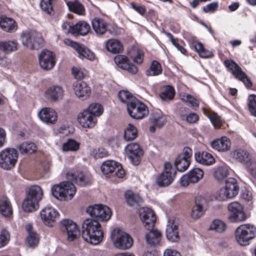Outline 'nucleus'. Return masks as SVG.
<instances>
[{
  "label": "nucleus",
  "mask_w": 256,
  "mask_h": 256,
  "mask_svg": "<svg viewBox=\"0 0 256 256\" xmlns=\"http://www.w3.org/2000/svg\"><path fill=\"white\" fill-rule=\"evenodd\" d=\"M235 236L240 245L247 246L256 236V227L250 224H242L236 230Z\"/></svg>",
  "instance_id": "obj_5"
},
{
  "label": "nucleus",
  "mask_w": 256,
  "mask_h": 256,
  "mask_svg": "<svg viewBox=\"0 0 256 256\" xmlns=\"http://www.w3.org/2000/svg\"><path fill=\"white\" fill-rule=\"evenodd\" d=\"M248 106L250 114L256 117V95L250 94L248 96Z\"/></svg>",
  "instance_id": "obj_53"
},
{
  "label": "nucleus",
  "mask_w": 256,
  "mask_h": 256,
  "mask_svg": "<svg viewBox=\"0 0 256 256\" xmlns=\"http://www.w3.org/2000/svg\"><path fill=\"white\" fill-rule=\"evenodd\" d=\"M138 136L136 128L132 124H129L124 132V139L126 141L135 139Z\"/></svg>",
  "instance_id": "obj_47"
},
{
  "label": "nucleus",
  "mask_w": 256,
  "mask_h": 256,
  "mask_svg": "<svg viewBox=\"0 0 256 256\" xmlns=\"http://www.w3.org/2000/svg\"><path fill=\"white\" fill-rule=\"evenodd\" d=\"M210 146L213 149L218 152H226L230 150L231 142L228 137L223 136L212 141Z\"/></svg>",
  "instance_id": "obj_27"
},
{
  "label": "nucleus",
  "mask_w": 256,
  "mask_h": 256,
  "mask_svg": "<svg viewBox=\"0 0 256 256\" xmlns=\"http://www.w3.org/2000/svg\"><path fill=\"white\" fill-rule=\"evenodd\" d=\"M73 90L76 95L81 100H86L90 96L91 89L84 82H76L73 84Z\"/></svg>",
  "instance_id": "obj_23"
},
{
  "label": "nucleus",
  "mask_w": 256,
  "mask_h": 256,
  "mask_svg": "<svg viewBox=\"0 0 256 256\" xmlns=\"http://www.w3.org/2000/svg\"><path fill=\"white\" fill-rule=\"evenodd\" d=\"M204 176L203 170L200 168H194L187 174L183 175L180 180V184L187 186L190 184L198 182Z\"/></svg>",
  "instance_id": "obj_17"
},
{
  "label": "nucleus",
  "mask_w": 256,
  "mask_h": 256,
  "mask_svg": "<svg viewBox=\"0 0 256 256\" xmlns=\"http://www.w3.org/2000/svg\"><path fill=\"white\" fill-rule=\"evenodd\" d=\"M66 5L70 12L80 16L85 14L84 6L79 0H74L68 2Z\"/></svg>",
  "instance_id": "obj_38"
},
{
  "label": "nucleus",
  "mask_w": 256,
  "mask_h": 256,
  "mask_svg": "<svg viewBox=\"0 0 256 256\" xmlns=\"http://www.w3.org/2000/svg\"><path fill=\"white\" fill-rule=\"evenodd\" d=\"M42 195V190L40 186H30L22 202V208L24 210L30 212L38 209V202L41 200Z\"/></svg>",
  "instance_id": "obj_2"
},
{
  "label": "nucleus",
  "mask_w": 256,
  "mask_h": 256,
  "mask_svg": "<svg viewBox=\"0 0 256 256\" xmlns=\"http://www.w3.org/2000/svg\"><path fill=\"white\" fill-rule=\"evenodd\" d=\"M76 51L78 52L80 58H86L90 60H92L94 59L95 56L94 53L88 48L82 47L80 44Z\"/></svg>",
  "instance_id": "obj_48"
},
{
  "label": "nucleus",
  "mask_w": 256,
  "mask_h": 256,
  "mask_svg": "<svg viewBox=\"0 0 256 256\" xmlns=\"http://www.w3.org/2000/svg\"><path fill=\"white\" fill-rule=\"evenodd\" d=\"M40 119L48 124H54L57 120L58 116L56 111L50 108H44L38 113Z\"/></svg>",
  "instance_id": "obj_24"
},
{
  "label": "nucleus",
  "mask_w": 256,
  "mask_h": 256,
  "mask_svg": "<svg viewBox=\"0 0 256 256\" xmlns=\"http://www.w3.org/2000/svg\"><path fill=\"white\" fill-rule=\"evenodd\" d=\"M116 64L120 68L126 70L132 74H136L138 72L136 66L133 64L130 63L128 58L124 56L118 54L114 58Z\"/></svg>",
  "instance_id": "obj_22"
},
{
  "label": "nucleus",
  "mask_w": 256,
  "mask_h": 256,
  "mask_svg": "<svg viewBox=\"0 0 256 256\" xmlns=\"http://www.w3.org/2000/svg\"><path fill=\"white\" fill-rule=\"evenodd\" d=\"M106 48L108 50L114 54H118L123 50L122 42L116 39H110L106 42Z\"/></svg>",
  "instance_id": "obj_40"
},
{
  "label": "nucleus",
  "mask_w": 256,
  "mask_h": 256,
  "mask_svg": "<svg viewBox=\"0 0 256 256\" xmlns=\"http://www.w3.org/2000/svg\"><path fill=\"white\" fill-rule=\"evenodd\" d=\"M192 154V150L189 147L183 148L182 152L177 156L174 161V166L178 171L183 172L188 169Z\"/></svg>",
  "instance_id": "obj_13"
},
{
  "label": "nucleus",
  "mask_w": 256,
  "mask_h": 256,
  "mask_svg": "<svg viewBox=\"0 0 256 256\" xmlns=\"http://www.w3.org/2000/svg\"><path fill=\"white\" fill-rule=\"evenodd\" d=\"M39 238L36 233H30L26 238V243L31 248L36 246L38 243Z\"/></svg>",
  "instance_id": "obj_55"
},
{
  "label": "nucleus",
  "mask_w": 256,
  "mask_h": 256,
  "mask_svg": "<svg viewBox=\"0 0 256 256\" xmlns=\"http://www.w3.org/2000/svg\"><path fill=\"white\" fill-rule=\"evenodd\" d=\"M162 72L160 64L156 60H153L150 64L149 68L146 71L147 76H158Z\"/></svg>",
  "instance_id": "obj_42"
},
{
  "label": "nucleus",
  "mask_w": 256,
  "mask_h": 256,
  "mask_svg": "<svg viewBox=\"0 0 256 256\" xmlns=\"http://www.w3.org/2000/svg\"><path fill=\"white\" fill-rule=\"evenodd\" d=\"M56 0H42L40 6L42 10L46 13L51 14L53 12V4Z\"/></svg>",
  "instance_id": "obj_51"
},
{
  "label": "nucleus",
  "mask_w": 256,
  "mask_h": 256,
  "mask_svg": "<svg viewBox=\"0 0 256 256\" xmlns=\"http://www.w3.org/2000/svg\"><path fill=\"white\" fill-rule=\"evenodd\" d=\"M66 178L68 180L81 186H86L89 182L88 177L82 172H76L73 173L68 172Z\"/></svg>",
  "instance_id": "obj_29"
},
{
  "label": "nucleus",
  "mask_w": 256,
  "mask_h": 256,
  "mask_svg": "<svg viewBox=\"0 0 256 256\" xmlns=\"http://www.w3.org/2000/svg\"><path fill=\"white\" fill-rule=\"evenodd\" d=\"M208 117L214 126L220 127L222 124L220 116L214 112H210Z\"/></svg>",
  "instance_id": "obj_58"
},
{
  "label": "nucleus",
  "mask_w": 256,
  "mask_h": 256,
  "mask_svg": "<svg viewBox=\"0 0 256 256\" xmlns=\"http://www.w3.org/2000/svg\"><path fill=\"white\" fill-rule=\"evenodd\" d=\"M10 239L9 232L6 229H2L0 234V248L8 244Z\"/></svg>",
  "instance_id": "obj_57"
},
{
  "label": "nucleus",
  "mask_w": 256,
  "mask_h": 256,
  "mask_svg": "<svg viewBox=\"0 0 256 256\" xmlns=\"http://www.w3.org/2000/svg\"><path fill=\"white\" fill-rule=\"evenodd\" d=\"M86 212L91 216L101 221L108 220L112 214L110 208L102 204L89 206L86 209Z\"/></svg>",
  "instance_id": "obj_11"
},
{
  "label": "nucleus",
  "mask_w": 256,
  "mask_h": 256,
  "mask_svg": "<svg viewBox=\"0 0 256 256\" xmlns=\"http://www.w3.org/2000/svg\"><path fill=\"white\" fill-rule=\"evenodd\" d=\"M90 30V26L84 21H80L73 25V35H86Z\"/></svg>",
  "instance_id": "obj_37"
},
{
  "label": "nucleus",
  "mask_w": 256,
  "mask_h": 256,
  "mask_svg": "<svg viewBox=\"0 0 256 256\" xmlns=\"http://www.w3.org/2000/svg\"><path fill=\"white\" fill-rule=\"evenodd\" d=\"M82 235L86 242L94 245L98 244L103 238L100 224L98 220L92 218L84 221Z\"/></svg>",
  "instance_id": "obj_1"
},
{
  "label": "nucleus",
  "mask_w": 256,
  "mask_h": 256,
  "mask_svg": "<svg viewBox=\"0 0 256 256\" xmlns=\"http://www.w3.org/2000/svg\"><path fill=\"white\" fill-rule=\"evenodd\" d=\"M199 56L202 58H208L212 56L213 54L211 51L206 50L202 44H198L197 50H196Z\"/></svg>",
  "instance_id": "obj_56"
},
{
  "label": "nucleus",
  "mask_w": 256,
  "mask_h": 256,
  "mask_svg": "<svg viewBox=\"0 0 256 256\" xmlns=\"http://www.w3.org/2000/svg\"><path fill=\"white\" fill-rule=\"evenodd\" d=\"M118 96L120 101L124 103H126L131 102L132 99L135 98L132 96L126 90H120L118 94Z\"/></svg>",
  "instance_id": "obj_54"
},
{
  "label": "nucleus",
  "mask_w": 256,
  "mask_h": 256,
  "mask_svg": "<svg viewBox=\"0 0 256 256\" xmlns=\"http://www.w3.org/2000/svg\"><path fill=\"white\" fill-rule=\"evenodd\" d=\"M229 170L227 166L222 165L214 168V176L218 182L224 180L228 176Z\"/></svg>",
  "instance_id": "obj_39"
},
{
  "label": "nucleus",
  "mask_w": 256,
  "mask_h": 256,
  "mask_svg": "<svg viewBox=\"0 0 256 256\" xmlns=\"http://www.w3.org/2000/svg\"><path fill=\"white\" fill-rule=\"evenodd\" d=\"M0 212L5 217H9L12 214V204L6 197H2L0 199Z\"/></svg>",
  "instance_id": "obj_35"
},
{
  "label": "nucleus",
  "mask_w": 256,
  "mask_h": 256,
  "mask_svg": "<svg viewBox=\"0 0 256 256\" xmlns=\"http://www.w3.org/2000/svg\"><path fill=\"white\" fill-rule=\"evenodd\" d=\"M52 196L60 200H71L76 192V189L72 182H64L54 185L51 189Z\"/></svg>",
  "instance_id": "obj_3"
},
{
  "label": "nucleus",
  "mask_w": 256,
  "mask_h": 256,
  "mask_svg": "<svg viewBox=\"0 0 256 256\" xmlns=\"http://www.w3.org/2000/svg\"><path fill=\"white\" fill-rule=\"evenodd\" d=\"M232 158L238 162L249 166L252 164V160L248 152L241 148L236 149L232 153Z\"/></svg>",
  "instance_id": "obj_26"
},
{
  "label": "nucleus",
  "mask_w": 256,
  "mask_h": 256,
  "mask_svg": "<svg viewBox=\"0 0 256 256\" xmlns=\"http://www.w3.org/2000/svg\"><path fill=\"white\" fill-rule=\"evenodd\" d=\"M227 228L226 224L220 219H214L210 224L209 229L211 230L222 234L224 232Z\"/></svg>",
  "instance_id": "obj_44"
},
{
  "label": "nucleus",
  "mask_w": 256,
  "mask_h": 256,
  "mask_svg": "<svg viewBox=\"0 0 256 256\" xmlns=\"http://www.w3.org/2000/svg\"><path fill=\"white\" fill-rule=\"evenodd\" d=\"M72 74L74 78L78 80L82 79L86 74V72L78 68H72Z\"/></svg>",
  "instance_id": "obj_63"
},
{
  "label": "nucleus",
  "mask_w": 256,
  "mask_h": 256,
  "mask_svg": "<svg viewBox=\"0 0 256 256\" xmlns=\"http://www.w3.org/2000/svg\"><path fill=\"white\" fill-rule=\"evenodd\" d=\"M174 94L175 90L174 88L170 86H166L160 96L162 100H172Z\"/></svg>",
  "instance_id": "obj_49"
},
{
  "label": "nucleus",
  "mask_w": 256,
  "mask_h": 256,
  "mask_svg": "<svg viewBox=\"0 0 256 256\" xmlns=\"http://www.w3.org/2000/svg\"><path fill=\"white\" fill-rule=\"evenodd\" d=\"M22 154H31L36 150V146L33 142H23L16 146V149Z\"/></svg>",
  "instance_id": "obj_45"
},
{
  "label": "nucleus",
  "mask_w": 256,
  "mask_h": 256,
  "mask_svg": "<svg viewBox=\"0 0 256 256\" xmlns=\"http://www.w3.org/2000/svg\"><path fill=\"white\" fill-rule=\"evenodd\" d=\"M176 173V171L172 168L170 162H165L164 171L156 180L157 184L160 187L170 185L174 181Z\"/></svg>",
  "instance_id": "obj_12"
},
{
  "label": "nucleus",
  "mask_w": 256,
  "mask_h": 256,
  "mask_svg": "<svg viewBox=\"0 0 256 256\" xmlns=\"http://www.w3.org/2000/svg\"><path fill=\"white\" fill-rule=\"evenodd\" d=\"M178 222L176 218H170L168 219L166 232L167 238L172 242L179 240Z\"/></svg>",
  "instance_id": "obj_20"
},
{
  "label": "nucleus",
  "mask_w": 256,
  "mask_h": 256,
  "mask_svg": "<svg viewBox=\"0 0 256 256\" xmlns=\"http://www.w3.org/2000/svg\"><path fill=\"white\" fill-rule=\"evenodd\" d=\"M224 64L228 70L236 78L242 82L246 87L250 88L252 86V82L249 78L234 60L228 59L224 61Z\"/></svg>",
  "instance_id": "obj_8"
},
{
  "label": "nucleus",
  "mask_w": 256,
  "mask_h": 256,
  "mask_svg": "<svg viewBox=\"0 0 256 256\" xmlns=\"http://www.w3.org/2000/svg\"><path fill=\"white\" fill-rule=\"evenodd\" d=\"M148 232L146 234L145 238L147 244L150 246H156L160 244L162 234L160 231L154 228L148 230Z\"/></svg>",
  "instance_id": "obj_32"
},
{
  "label": "nucleus",
  "mask_w": 256,
  "mask_h": 256,
  "mask_svg": "<svg viewBox=\"0 0 256 256\" xmlns=\"http://www.w3.org/2000/svg\"><path fill=\"white\" fill-rule=\"evenodd\" d=\"M86 110L90 112V113L95 116H100L103 112V108L102 106L97 103H92L90 104L89 106L85 109Z\"/></svg>",
  "instance_id": "obj_50"
},
{
  "label": "nucleus",
  "mask_w": 256,
  "mask_h": 256,
  "mask_svg": "<svg viewBox=\"0 0 256 256\" xmlns=\"http://www.w3.org/2000/svg\"><path fill=\"white\" fill-rule=\"evenodd\" d=\"M78 121L83 128H92L96 124L97 120L90 112L84 110L78 114Z\"/></svg>",
  "instance_id": "obj_25"
},
{
  "label": "nucleus",
  "mask_w": 256,
  "mask_h": 256,
  "mask_svg": "<svg viewBox=\"0 0 256 256\" xmlns=\"http://www.w3.org/2000/svg\"><path fill=\"white\" fill-rule=\"evenodd\" d=\"M64 92V90L61 86H52L47 88L45 92V96L51 101L56 102L62 98Z\"/></svg>",
  "instance_id": "obj_30"
},
{
  "label": "nucleus",
  "mask_w": 256,
  "mask_h": 256,
  "mask_svg": "<svg viewBox=\"0 0 256 256\" xmlns=\"http://www.w3.org/2000/svg\"><path fill=\"white\" fill-rule=\"evenodd\" d=\"M130 6L134 10L142 16H143L146 12V8L144 6L137 4L134 2L130 4Z\"/></svg>",
  "instance_id": "obj_62"
},
{
  "label": "nucleus",
  "mask_w": 256,
  "mask_h": 256,
  "mask_svg": "<svg viewBox=\"0 0 256 256\" xmlns=\"http://www.w3.org/2000/svg\"><path fill=\"white\" fill-rule=\"evenodd\" d=\"M124 196L128 204L130 206H140L143 202L142 198L131 190L126 191Z\"/></svg>",
  "instance_id": "obj_34"
},
{
  "label": "nucleus",
  "mask_w": 256,
  "mask_h": 256,
  "mask_svg": "<svg viewBox=\"0 0 256 256\" xmlns=\"http://www.w3.org/2000/svg\"><path fill=\"white\" fill-rule=\"evenodd\" d=\"M225 188L228 192L229 198H232L237 195L239 191V187L235 178H230L226 181Z\"/></svg>",
  "instance_id": "obj_36"
},
{
  "label": "nucleus",
  "mask_w": 256,
  "mask_h": 256,
  "mask_svg": "<svg viewBox=\"0 0 256 256\" xmlns=\"http://www.w3.org/2000/svg\"><path fill=\"white\" fill-rule=\"evenodd\" d=\"M218 4L216 2H214L208 4L202 8L203 11L206 13H212L218 10Z\"/></svg>",
  "instance_id": "obj_59"
},
{
  "label": "nucleus",
  "mask_w": 256,
  "mask_h": 256,
  "mask_svg": "<svg viewBox=\"0 0 256 256\" xmlns=\"http://www.w3.org/2000/svg\"><path fill=\"white\" fill-rule=\"evenodd\" d=\"M60 230L67 236V240L72 242L80 235V231L77 224L70 219H64L60 222Z\"/></svg>",
  "instance_id": "obj_14"
},
{
  "label": "nucleus",
  "mask_w": 256,
  "mask_h": 256,
  "mask_svg": "<svg viewBox=\"0 0 256 256\" xmlns=\"http://www.w3.org/2000/svg\"><path fill=\"white\" fill-rule=\"evenodd\" d=\"M62 28L64 33L72 34L73 25L70 22H64L62 26Z\"/></svg>",
  "instance_id": "obj_64"
},
{
  "label": "nucleus",
  "mask_w": 256,
  "mask_h": 256,
  "mask_svg": "<svg viewBox=\"0 0 256 256\" xmlns=\"http://www.w3.org/2000/svg\"><path fill=\"white\" fill-rule=\"evenodd\" d=\"M140 216L146 230L154 228L156 218L153 210L148 208H142L140 210Z\"/></svg>",
  "instance_id": "obj_18"
},
{
  "label": "nucleus",
  "mask_w": 256,
  "mask_h": 256,
  "mask_svg": "<svg viewBox=\"0 0 256 256\" xmlns=\"http://www.w3.org/2000/svg\"><path fill=\"white\" fill-rule=\"evenodd\" d=\"M216 197L219 200H224L227 198H229L228 192L225 187L220 188L218 191Z\"/></svg>",
  "instance_id": "obj_61"
},
{
  "label": "nucleus",
  "mask_w": 256,
  "mask_h": 256,
  "mask_svg": "<svg viewBox=\"0 0 256 256\" xmlns=\"http://www.w3.org/2000/svg\"><path fill=\"white\" fill-rule=\"evenodd\" d=\"M40 66L44 70H50L56 64L54 54L47 50H43L38 56Z\"/></svg>",
  "instance_id": "obj_19"
},
{
  "label": "nucleus",
  "mask_w": 256,
  "mask_h": 256,
  "mask_svg": "<svg viewBox=\"0 0 256 256\" xmlns=\"http://www.w3.org/2000/svg\"><path fill=\"white\" fill-rule=\"evenodd\" d=\"M228 220L232 222H238L244 221L246 214L244 211L242 206L237 202H234L228 206Z\"/></svg>",
  "instance_id": "obj_10"
},
{
  "label": "nucleus",
  "mask_w": 256,
  "mask_h": 256,
  "mask_svg": "<svg viewBox=\"0 0 256 256\" xmlns=\"http://www.w3.org/2000/svg\"><path fill=\"white\" fill-rule=\"evenodd\" d=\"M118 164V162L112 160L104 162L101 166V170L102 173L109 176H113V173L116 170Z\"/></svg>",
  "instance_id": "obj_41"
},
{
  "label": "nucleus",
  "mask_w": 256,
  "mask_h": 256,
  "mask_svg": "<svg viewBox=\"0 0 256 256\" xmlns=\"http://www.w3.org/2000/svg\"><path fill=\"white\" fill-rule=\"evenodd\" d=\"M194 158L196 162L204 166H210L215 162L212 154L206 151L196 152Z\"/></svg>",
  "instance_id": "obj_31"
},
{
  "label": "nucleus",
  "mask_w": 256,
  "mask_h": 256,
  "mask_svg": "<svg viewBox=\"0 0 256 256\" xmlns=\"http://www.w3.org/2000/svg\"><path fill=\"white\" fill-rule=\"evenodd\" d=\"M92 30L97 36L104 34L108 30V24L103 18L96 17L91 20Z\"/></svg>",
  "instance_id": "obj_28"
},
{
  "label": "nucleus",
  "mask_w": 256,
  "mask_h": 256,
  "mask_svg": "<svg viewBox=\"0 0 256 256\" xmlns=\"http://www.w3.org/2000/svg\"><path fill=\"white\" fill-rule=\"evenodd\" d=\"M21 40L22 44L30 50H38L44 46V40L42 34L34 30L23 32Z\"/></svg>",
  "instance_id": "obj_4"
},
{
  "label": "nucleus",
  "mask_w": 256,
  "mask_h": 256,
  "mask_svg": "<svg viewBox=\"0 0 256 256\" xmlns=\"http://www.w3.org/2000/svg\"><path fill=\"white\" fill-rule=\"evenodd\" d=\"M111 238L114 246L122 250L130 248L133 244L132 238L120 228H115L112 231Z\"/></svg>",
  "instance_id": "obj_6"
},
{
  "label": "nucleus",
  "mask_w": 256,
  "mask_h": 256,
  "mask_svg": "<svg viewBox=\"0 0 256 256\" xmlns=\"http://www.w3.org/2000/svg\"><path fill=\"white\" fill-rule=\"evenodd\" d=\"M208 206V201L204 197L201 196H196L194 204L192 210L191 216L194 219L199 218L204 214Z\"/></svg>",
  "instance_id": "obj_15"
},
{
  "label": "nucleus",
  "mask_w": 256,
  "mask_h": 256,
  "mask_svg": "<svg viewBox=\"0 0 256 256\" xmlns=\"http://www.w3.org/2000/svg\"><path fill=\"white\" fill-rule=\"evenodd\" d=\"M2 49L4 53V58L6 54L17 50L18 44L14 41H0Z\"/></svg>",
  "instance_id": "obj_46"
},
{
  "label": "nucleus",
  "mask_w": 256,
  "mask_h": 256,
  "mask_svg": "<svg viewBox=\"0 0 256 256\" xmlns=\"http://www.w3.org/2000/svg\"><path fill=\"white\" fill-rule=\"evenodd\" d=\"M150 120L151 123L158 128L162 127L166 122L165 116L160 112H154Z\"/></svg>",
  "instance_id": "obj_43"
},
{
  "label": "nucleus",
  "mask_w": 256,
  "mask_h": 256,
  "mask_svg": "<svg viewBox=\"0 0 256 256\" xmlns=\"http://www.w3.org/2000/svg\"><path fill=\"white\" fill-rule=\"evenodd\" d=\"M182 100L186 102H188L192 106L198 107L199 104L198 100L189 94L184 95Z\"/></svg>",
  "instance_id": "obj_60"
},
{
  "label": "nucleus",
  "mask_w": 256,
  "mask_h": 256,
  "mask_svg": "<svg viewBox=\"0 0 256 256\" xmlns=\"http://www.w3.org/2000/svg\"><path fill=\"white\" fill-rule=\"evenodd\" d=\"M40 216L44 223L49 226H52L58 216V212L51 206L44 208L40 211Z\"/></svg>",
  "instance_id": "obj_21"
},
{
  "label": "nucleus",
  "mask_w": 256,
  "mask_h": 256,
  "mask_svg": "<svg viewBox=\"0 0 256 256\" xmlns=\"http://www.w3.org/2000/svg\"><path fill=\"white\" fill-rule=\"evenodd\" d=\"M80 144L74 140H68L62 145V150L64 151H76L79 148Z\"/></svg>",
  "instance_id": "obj_52"
},
{
  "label": "nucleus",
  "mask_w": 256,
  "mask_h": 256,
  "mask_svg": "<svg viewBox=\"0 0 256 256\" xmlns=\"http://www.w3.org/2000/svg\"><path fill=\"white\" fill-rule=\"evenodd\" d=\"M0 26L6 32H12L17 30V24L12 18L2 16L0 20Z\"/></svg>",
  "instance_id": "obj_33"
},
{
  "label": "nucleus",
  "mask_w": 256,
  "mask_h": 256,
  "mask_svg": "<svg viewBox=\"0 0 256 256\" xmlns=\"http://www.w3.org/2000/svg\"><path fill=\"white\" fill-rule=\"evenodd\" d=\"M127 110L129 115L136 120L142 119L148 114V110L146 105L136 98L128 102Z\"/></svg>",
  "instance_id": "obj_9"
},
{
  "label": "nucleus",
  "mask_w": 256,
  "mask_h": 256,
  "mask_svg": "<svg viewBox=\"0 0 256 256\" xmlns=\"http://www.w3.org/2000/svg\"><path fill=\"white\" fill-rule=\"evenodd\" d=\"M18 158L16 149L6 148L0 152V167L4 170H10L16 165Z\"/></svg>",
  "instance_id": "obj_7"
},
{
  "label": "nucleus",
  "mask_w": 256,
  "mask_h": 256,
  "mask_svg": "<svg viewBox=\"0 0 256 256\" xmlns=\"http://www.w3.org/2000/svg\"><path fill=\"white\" fill-rule=\"evenodd\" d=\"M125 151L132 164L138 165L140 161V157L143 154L139 144L134 142L129 144L126 147Z\"/></svg>",
  "instance_id": "obj_16"
}]
</instances>
